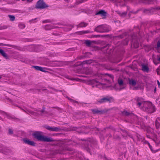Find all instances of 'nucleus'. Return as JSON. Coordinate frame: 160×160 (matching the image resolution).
<instances>
[{"label":"nucleus","mask_w":160,"mask_h":160,"mask_svg":"<svg viewBox=\"0 0 160 160\" xmlns=\"http://www.w3.org/2000/svg\"><path fill=\"white\" fill-rule=\"evenodd\" d=\"M34 137L40 141L48 142H56L57 141L54 140L52 138L47 136H42L41 135V132L37 131L32 134Z\"/></svg>","instance_id":"f257e3e1"},{"label":"nucleus","mask_w":160,"mask_h":160,"mask_svg":"<svg viewBox=\"0 0 160 160\" xmlns=\"http://www.w3.org/2000/svg\"><path fill=\"white\" fill-rule=\"evenodd\" d=\"M141 105H142L143 107L145 108L146 111L148 113H153L155 111V107L151 103H148L143 102H137V105L138 106L140 107Z\"/></svg>","instance_id":"f03ea898"},{"label":"nucleus","mask_w":160,"mask_h":160,"mask_svg":"<svg viewBox=\"0 0 160 160\" xmlns=\"http://www.w3.org/2000/svg\"><path fill=\"white\" fill-rule=\"evenodd\" d=\"M48 7L43 0H39L37 3L35 8L36 9H43Z\"/></svg>","instance_id":"7ed1b4c3"},{"label":"nucleus","mask_w":160,"mask_h":160,"mask_svg":"<svg viewBox=\"0 0 160 160\" xmlns=\"http://www.w3.org/2000/svg\"><path fill=\"white\" fill-rule=\"evenodd\" d=\"M131 38L132 46H133L134 48H137L139 46V43L137 40V37L135 34H133Z\"/></svg>","instance_id":"20e7f679"},{"label":"nucleus","mask_w":160,"mask_h":160,"mask_svg":"<svg viewBox=\"0 0 160 160\" xmlns=\"http://www.w3.org/2000/svg\"><path fill=\"white\" fill-rule=\"evenodd\" d=\"M44 127L48 130L52 132H58L61 129L60 128L50 127L47 125H44Z\"/></svg>","instance_id":"39448f33"},{"label":"nucleus","mask_w":160,"mask_h":160,"mask_svg":"<svg viewBox=\"0 0 160 160\" xmlns=\"http://www.w3.org/2000/svg\"><path fill=\"white\" fill-rule=\"evenodd\" d=\"M110 102L111 99L110 98L107 97H104L98 99L96 102V103L97 104H99L107 102Z\"/></svg>","instance_id":"423d86ee"},{"label":"nucleus","mask_w":160,"mask_h":160,"mask_svg":"<svg viewBox=\"0 0 160 160\" xmlns=\"http://www.w3.org/2000/svg\"><path fill=\"white\" fill-rule=\"evenodd\" d=\"M0 113L3 114V115H5L9 119H11L17 121H19V120L18 118H17L15 117L14 116H11L6 112H5L4 111H1L0 110Z\"/></svg>","instance_id":"0eeeda50"},{"label":"nucleus","mask_w":160,"mask_h":160,"mask_svg":"<svg viewBox=\"0 0 160 160\" xmlns=\"http://www.w3.org/2000/svg\"><path fill=\"white\" fill-rule=\"evenodd\" d=\"M22 141L25 144L29 145H30L33 146H35V143L34 141H30L27 138H24L23 139Z\"/></svg>","instance_id":"6e6552de"},{"label":"nucleus","mask_w":160,"mask_h":160,"mask_svg":"<svg viewBox=\"0 0 160 160\" xmlns=\"http://www.w3.org/2000/svg\"><path fill=\"white\" fill-rule=\"evenodd\" d=\"M94 31L100 33L103 32V25L98 26L95 28Z\"/></svg>","instance_id":"1a4fd4ad"},{"label":"nucleus","mask_w":160,"mask_h":160,"mask_svg":"<svg viewBox=\"0 0 160 160\" xmlns=\"http://www.w3.org/2000/svg\"><path fill=\"white\" fill-rule=\"evenodd\" d=\"M142 2L146 4H150L156 2V0H140Z\"/></svg>","instance_id":"9d476101"},{"label":"nucleus","mask_w":160,"mask_h":160,"mask_svg":"<svg viewBox=\"0 0 160 160\" xmlns=\"http://www.w3.org/2000/svg\"><path fill=\"white\" fill-rule=\"evenodd\" d=\"M107 14V12H105L104 10H101L97 12L96 13L95 15H100L102 16L105 17L106 16Z\"/></svg>","instance_id":"9b49d317"},{"label":"nucleus","mask_w":160,"mask_h":160,"mask_svg":"<svg viewBox=\"0 0 160 160\" xmlns=\"http://www.w3.org/2000/svg\"><path fill=\"white\" fill-rule=\"evenodd\" d=\"M103 32H108L111 30L110 27L106 25H103Z\"/></svg>","instance_id":"f8f14e48"},{"label":"nucleus","mask_w":160,"mask_h":160,"mask_svg":"<svg viewBox=\"0 0 160 160\" xmlns=\"http://www.w3.org/2000/svg\"><path fill=\"white\" fill-rule=\"evenodd\" d=\"M33 67L37 70L40 71L44 72H47L46 70H45L46 69V68L42 67L36 66H33Z\"/></svg>","instance_id":"ddd939ff"},{"label":"nucleus","mask_w":160,"mask_h":160,"mask_svg":"<svg viewBox=\"0 0 160 160\" xmlns=\"http://www.w3.org/2000/svg\"><path fill=\"white\" fill-rule=\"evenodd\" d=\"M91 111L94 114H101L103 112V111L99 110L97 109H92Z\"/></svg>","instance_id":"4468645a"},{"label":"nucleus","mask_w":160,"mask_h":160,"mask_svg":"<svg viewBox=\"0 0 160 160\" xmlns=\"http://www.w3.org/2000/svg\"><path fill=\"white\" fill-rule=\"evenodd\" d=\"M142 66V70L145 72H148L149 70V69L148 66L144 64H142L141 65Z\"/></svg>","instance_id":"2eb2a0df"},{"label":"nucleus","mask_w":160,"mask_h":160,"mask_svg":"<svg viewBox=\"0 0 160 160\" xmlns=\"http://www.w3.org/2000/svg\"><path fill=\"white\" fill-rule=\"evenodd\" d=\"M88 25V23L84 22H82L77 25V28L85 27Z\"/></svg>","instance_id":"dca6fc26"},{"label":"nucleus","mask_w":160,"mask_h":160,"mask_svg":"<svg viewBox=\"0 0 160 160\" xmlns=\"http://www.w3.org/2000/svg\"><path fill=\"white\" fill-rule=\"evenodd\" d=\"M0 53L6 59H7L8 58V57L7 54L4 52V51L3 50L1 49H0Z\"/></svg>","instance_id":"f3484780"},{"label":"nucleus","mask_w":160,"mask_h":160,"mask_svg":"<svg viewBox=\"0 0 160 160\" xmlns=\"http://www.w3.org/2000/svg\"><path fill=\"white\" fill-rule=\"evenodd\" d=\"M1 44L2 46H8L14 48H17L18 47V46H17L9 44H5L4 43H1Z\"/></svg>","instance_id":"a211bd4d"},{"label":"nucleus","mask_w":160,"mask_h":160,"mask_svg":"<svg viewBox=\"0 0 160 160\" xmlns=\"http://www.w3.org/2000/svg\"><path fill=\"white\" fill-rule=\"evenodd\" d=\"M12 152L9 149H4L2 150V153L5 154H8Z\"/></svg>","instance_id":"6ab92c4d"},{"label":"nucleus","mask_w":160,"mask_h":160,"mask_svg":"<svg viewBox=\"0 0 160 160\" xmlns=\"http://www.w3.org/2000/svg\"><path fill=\"white\" fill-rule=\"evenodd\" d=\"M92 62V60L91 59L86 60L85 61H83L82 64V65H84L85 64H90Z\"/></svg>","instance_id":"aec40b11"},{"label":"nucleus","mask_w":160,"mask_h":160,"mask_svg":"<svg viewBox=\"0 0 160 160\" xmlns=\"http://www.w3.org/2000/svg\"><path fill=\"white\" fill-rule=\"evenodd\" d=\"M129 83L130 85L132 86H135L136 84V81L133 79L129 80Z\"/></svg>","instance_id":"412c9836"},{"label":"nucleus","mask_w":160,"mask_h":160,"mask_svg":"<svg viewBox=\"0 0 160 160\" xmlns=\"http://www.w3.org/2000/svg\"><path fill=\"white\" fill-rule=\"evenodd\" d=\"M53 28V27L50 25H47L45 26V28L47 30H50Z\"/></svg>","instance_id":"4be33fe9"},{"label":"nucleus","mask_w":160,"mask_h":160,"mask_svg":"<svg viewBox=\"0 0 160 160\" xmlns=\"http://www.w3.org/2000/svg\"><path fill=\"white\" fill-rule=\"evenodd\" d=\"M80 32L81 34H85L88 33H92V31H90L89 30L82 31H80Z\"/></svg>","instance_id":"5701e85b"},{"label":"nucleus","mask_w":160,"mask_h":160,"mask_svg":"<svg viewBox=\"0 0 160 160\" xmlns=\"http://www.w3.org/2000/svg\"><path fill=\"white\" fill-rule=\"evenodd\" d=\"M92 71V69L89 68L86 69L85 71V73L86 74L88 75L91 74Z\"/></svg>","instance_id":"b1692460"},{"label":"nucleus","mask_w":160,"mask_h":160,"mask_svg":"<svg viewBox=\"0 0 160 160\" xmlns=\"http://www.w3.org/2000/svg\"><path fill=\"white\" fill-rule=\"evenodd\" d=\"M84 43L88 47H90L91 44V42L89 40H86L85 41Z\"/></svg>","instance_id":"393cba45"},{"label":"nucleus","mask_w":160,"mask_h":160,"mask_svg":"<svg viewBox=\"0 0 160 160\" xmlns=\"http://www.w3.org/2000/svg\"><path fill=\"white\" fill-rule=\"evenodd\" d=\"M126 35V33H124L122 34L117 36H116V37L122 39L123 38L124 36H125Z\"/></svg>","instance_id":"a878e982"},{"label":"nucleus","mask_w":160,"mask_h":160,"mask_svg":"<svg viewBox=\"0 0 160 160\" xmlns=\"http://www.w3.org/2000/svg\"><path fill=\"white\" fill-rule=\"evenodd\" d=\"M8 17H9L11 21H14L15 17L14 16L9 15H8Z\"/></svg>","instance_id":"bb28decb"},{"label":"nucleus","mask_w":160,"mask_h":160,"mask_svg":"<svg viewBox=\"0 0 160 160\" xmlns=\"http://www.w3.org/2000/svg\"><path fill=\"white\" fill-rule=\"evenodd\" d=\"M45 108L44 107L42 108V110H39L38 112H41V115H42V114L44 113H46L47 112L45 111Z\"/></svg>","instance_id":"cd10ccee"},{"label":"nucleus","mask_w":160,"mask_h":160,"mask_svg":"<svg viewBox=\"0 0 160 160\" xmlns=\"http://www.w3.org/2000/svg\"><path fill=\"white\" fill-rule=\"evenodd\" d=\"M135 100L137 102H143L142 99L140 98L136 97L135 98Z\"/></svg>","instance_id":"c85d7f7f"},{"label":"nucleus","mask_w":160,"mask_h":160,"mask_svg":"<svg viewBox=\"0 0 160 160\" xmlns=\"http://www.w3.org/2000/svg\"><path fill=\"white\" fill-rule=\"evenodd\" d=\"M18 27L21 29H23L25 28V25L23 23H21L18 25Z\"/></svg>","instance_id":"c756f323"},{"label":"nucleus","mask_w":160,"mask_h":160,"mask_svg":"<svg viewBox=\"0 0 160 160\" xmlns=\"http://www.w3.org/2000/svg\"><path fill=\"white\" fill-rule=\"evenodd\" d=\"M160 47V39L159 40L157 43V46L155 47V48L156 49H158Z\"/></svg>","instance_id":"7c9ffc66"},{"label":"nucleus","mask_w":160,"mask_h":160,"mask_svg":"<svg viewBox=\"0 0 160 160\" xmlns=\"http://www.w3.org/2000/svg\"><path fill=\"white\" fill-rule=\"evenodd\" d=\"M122 114L123 115L126 116H128L130 114V113L129 112L126 111H123L122 112Z\"/></svg>","instance_id":"2f4dec72"},{"label":"nucleus","mask_w":160,"mask_h":160,"mask_svg":"<svg viewBox=\"0 0 160 160\" xmlns=\"http://www.w3.org/2000/svg\"><path fill=\"white\" fill-rule=\"evenodd\" d=\"M27 111H25V112L27 113H28V112H29L32 115H34L36 113H35V112H34L33 111H31L29 110H27Z\"/></svg>","instance_id":"473e14b6"},{"label":"nucleus","mask_w":160,"mask_h":160,"mask_svg":"<svg viewBox=\"0 0 160 160\" xmlns=\"http://www.w3.org/2000/svg\"><path fill=\"white\" fill-rule=\"evenodd\" d=\"M118 82L119 85L120 86L122 85L123 84V81L122 79L118 80Z\"/></svg>","instance_id":"72a5a7b5"},{"label":"nucleus","mask_w":160,"mask_h":160,"mask_svg":"<svg viewBox=\"0 0 160 160\" xmlns=\"http://www.w3.org/2000/svg\"><path fill=\"white\" fill-rule=\"evenodd\" d=\"M156 71L157 74L158 75H160V66L157 69Z\"/></svg>","instance_id":"f704fd0d"},{"label":"nucleus","mask_w":160,"mask_h":160,"mask_svg":"<svg viewBox=\"0 0 160 160\" xmlns=\"http://www.w3.org/2000/svg\"><path fill=\"white\" fill-rule=\"evenodd\" d=\"M68 98L69 100H70L71 102H74V103H75V102H76V103H78V102L76 101H75L72 99H71V98H70L68 97Z\"/></svg>","instance_id":"c9c22d12"},{"label":"nucleus","mask_w":160,"mask_h":160,"mask_svg":"<svg viewBox=\"0 0 160 160\" xmlns=\"http://www.w3.org/2000/svg\"><path fill=\"white\" fill-rule=\"evenodd\" d=\"M127 12H122L121 16L122 17H124L127 15Z\"/></svg>","instance_id":"e433bc0d"},{"label":"nucleus","mask_w":160,"mask_h":160,"mask_svg":"<svg viewBox=\"0 0 160 160\" xmlns=\"http://www.w3.org/2000/svg\"><path fill=\"white\" fill-rule=\"evenodd\" d=\"M8 133L10 135H12L13 134V131L10 128L8 129Z\"/></svg>","instance_id":"4c0bfd02"},{"label":"nucleus","mask_w":160,"mask_h":160,"mask_svg":"<svg viewBox=\"0 0 160 160\" xmlns=\"http://www.w3.org/2000/svg\"><path fill=\"white\" fill-rule=\"evenodd\" d=\"M69 27L68 29L67 30H66V31H69L72 28H73V26L72 25H69L68 26Z\"/></svg>","instance_id":"58836bf2"},{"label":"nucleus","mask_w":160,"mask_h":160,"mask_svg":"<svg viewBox=\"0 0 160 160\" xmlns=\"http://www.w3.org/2000/svg\"><path fill=\"white\" fill-rule=\"evenodd\" d=\"M8 28L7 26L4 25L0 27L1 30L6 29L7 28Z\"/></svg>","instance_id":"ea45409f"},{"label":"nucleus","mask_w":160,"mask_h":160,"mask_svg":"<svg viewBox=\"0 0 160 160\" xmlns=\"http://www.w3.org/2000/svg\"><path fill=\"white\" fill-rule=\"evenodd\" d=\"M86 149L87 151L88 152H90L91 151V148H90L89 146H88L86 148Z\"/></svg>","instance_id":"a19ab883"},{"label":"nucleus","mask_w":160,"mask_h":160,"mask_svg":"<svg viewBox=\"0 0 160 160\" xmlns=\"http://www.w3.org/2000/svg\"><path fill=\"white\" fill-rule=\"evenodd\" d=\"M121 130L122 132L124 133L123 135H125V136L127 135L128 134L127 133L126 131L125 130Z\"/></svg>","instance_id":"79ce46f5"},{"label":"nucleus","mask_w":160,"mask_h":160,"mask_svg":"<svg viewBox=\"0 0 160 160\" xmlns=\"http://www.w3.org/2000/svg\"><path fill=\"white\" fill-rule=\"evenodd\" d=\"M111 46V45L110 44H107L106 46L103 47V48H107L108 49L109 47Z\"/></svg>","instance_id":"37998d69"},{"label":"nucleus","mask_w":160,"mask_h":160,"mask_svg":"<svg viewBox=\"0 0 160 160\" xmlns=\"http://www.w3.org/2000/svg\"><path fill=\"white\" fill-rule=\"evenodd\" d=\"M51 21L50 20H46L44 21H43L42 22L43 23H48V22H50Z\"/></svg>","instance_id":"c03bdc74"},{"label":"nucleus","mask_w":160,"mask_h":160,"mask_svg":"<svg viewBox=\"0 0 160 160\" xmlns=\"http://www.w3.org/2000/svg\"><path fill=\"white\" fill-rule=\"evenodd\" d=\"M128 41H129V39H126L125 40V41L126 42V43L125 44H124L125 45H127L128 44Z\"/></svg>","instance_id":"a18cd8bd"},{"label":"nucleus","mask_w":160,"mask_h":160,"mask_svg":"<svg viewBox=\"0 0 160 160\" xmlns=\"http://www.w3.org/2000/svg\"><path fill=\"white\" fill-rule=\"evenodd\" d=\"M148 145L149 146V147L150 148V149L152 151V146L150 145V144L149 143H148Z\"/></svg>","instance_id":"49530a36"},{"label":"nucleus","mask_w":160,"mask_h":160,"mask_svg":"<svg viewBox=\"0 0 160 160\" xmlns=\"http://www.w3.org/2000/svg\"><path fill=\"white\" fill-rule=\"evenodd\" d=\"M117 13H118V14L120 16H121V13H122V12H120L119 11H117Z\"/></svg>","instance_id":"de8ad7c7"},{"label":"nucleus","mask_w":160,"mask_h":160,"mask_svg":"<svg viewBox=\"0 0 160 160\" xmlns=\"http://www.w3.org/2000/svg\"><path fill=\"white\" fill-rule=\"evenodd\" d=\"M100 37V35H93V37L95 38H98Z\"/></svg>","instance_id":"09e8293b"},{"label":"nucleus","mask_w":160,"mask_h":160,"mask_svg":"<svg viewBox=\"0 0 160 160\" xmlns=\"http://www.w3.org/2000/svg\"><path fill=\"white\" fill-rule=\"evenodd\" d=\"M157 83H158V84L159 87V86H160V82H159V81L158 80L157 81Z\"/></svg>","instance_id":"8fccbe9b"},{"label":"nucleus","mask_w":160,"mask_h":160,"mask_svg":"<svg viewBox=\"0 0 160 160\" xmlns=\"http://www.w3.org/2000/svg\"><path fill=\"white\" fill-rule=\"evenodd\" d=\"M107 74V75H109V76H110V77L111 78H113V76L112 75H110V74Z\"/></svg>","instance_id":"3c124183"},{"label":"nucleus","mask_w":160,"mask_h":160,"mask_svg":"<svg viewBox=\"0 0 160 160\" xmlns=\"http://www.w3.org/2000/svg\"><path fill=\"white\" fill-rule=\"evenodd\" d=\"M85 1V0H81L80 1V3H82L84 2Z\"/></svg>","instance_id":"603ef678"},{"label":"nucleus","mask_w":160,"mask_h":160,"mask_svg":"<svg viewBox=\"0 0 160 160\" xmlns=\"http://www.w3.org/2000/svg\"><path fill=\"white\" fill-rule=\"evenodd\" d=\"M37 19V18H35V19H32V20H29V22H31V21H33L34 20H36Z\"/></svg>","instance_id":"864d4df0"},{"label":"nucleus","mask_w":160,"mask_h":160,"mask_svg":"<svg viewBox=\"0 0 160 160\" xmlns=\"http://www.w3.org/2000/svg\"><path fill=\"white\" fill-rule=\"evenodd\" d=\"M57 153H62V152L61 151H58L57 152Z\"/></svg>","instance_id":"5fc2aeb1"},{"label":"nucleus","mask_w":160,"mask_h":160,"mask_svg":"<svg viewBox=\"0 0 160 160\" xmlns=\"http://www.w3.org/2000/svg\"><path fill=\"white\" fill-rule=\"evenodd\" d=\"M153 62L155 65H157L158 63H156L155 60H153Z\"/></svg>","instance_id":"6e6d98bb"},{"label":"nucleus","mask_w":160,"mask_h":160,"mask_svg":"<svg viewBox=\"0 0 160 160\" xmlns=\"http://www.w3.org/2000/svg\"><path fill=\"white\" fill-rule=\"evenodd\" d=\"M105 160H112V159H108L107 158H105Z\"/></svg>","instance_id":"4d7b16f0"},{"label":"nucleus","mask_w":160,"mask_h":160,"mask_svg":"<svg viewBox=\"0 0 160 160\" xmlns=\"http://www.w3.org/2000/svg\"><path fill=\"white\" fill-rule=\"evenodd\" d=\"M53 35H58V34L57 33H53Z\"/></svg>","instance_id":"13d9d810"},{"label":"nucleus","mask_w":160,"mask_h":160,"mask_svg":"<svg viewBox=\"0 0 160 160\" xmlns=\"http://www.w3.org/2000/svg\"><path fill=\"white\" fill-rule=\"evenodd\" d=\"M156 91V87L154 89V92H155Z\"/></svg>","instance_id":"bf43d9fd"},{"label":"nucleus","mask_w":160,"mask_h":160,"mask_svg":"<svg viewBox=\"0 0 160 160\" xmlns=\"http://www.w3.org/2000/svg\"><path fill=\"white\" fill-rule=\"evenodd\" d=\"M34 110L35 111H38V112H39V110H37V109H35Z\"/></svg>","instance_id":"052dcab7"},{"label":"nucleus","mask_w":160,"mask_h":160,"mask_svg":"<svg viewBox=\"0 0 160 160\" xmlns=\"http://www.w3.org/2000/svg\"><path fill=\"white\" fill-rule=\"evenodd\" d=\"M82 76L83 77H86V76Z\"/></svg>","instance_id":"680f3d73"},{"label":"nucleus","mask_w":160,"mask_h":160,"mask_svg":"<svg viewBox=\"0 0 160 160\" xmlns=\"http://www.w3.org/2000/svg\"><path fill=\"white\" fill-rule=\"evenodd\" d=\"M124 88H120L119 89V90H121L122 89H123Z\"/></svg>","instance_id":"e2e57ef3"},{"label":"nucleus","mask_w":160,"mask_h":160,"mask_svg":"<svg viewBox=\"0 0 160 160\" xmlns=\"http://www.w3.org/2000/svg\"><path fill=\"white\" fill-rule=\"evenodd\" d=\"M0 9L1 10H3V9L2 8H0Z\"/></svg>","instance_id":"0e129e2a"},{"label":"nucleus","mask_w":160,"mask_h":160,"mask_svg":"<svg viewBox=\"0 0 160 160\" xmlns=\"http://www.w3.org/2000/svg\"><path fill=\"white\" fill-rule=\"evenodd\" d=\"M1 78H2V77H1V76H0V79H1Z\"/></svg>","instance_id":"69168bd1"},{"label":"nucleus","mask_w":160,"mask_h":160,"mask_svg":"<svg viewBox=\"0 0 160 160\" xmlns=\"http://www.w3.org/2000/svg\"><path fill=\"white\" fill-rule=\"evenodd\" d=\"M158 9H160V8H158Z\"/></svg>","instance_id":"338daca9"},{"label":"nucleus","mask_w":160,"mask_h":160,"mask_svg":"<svg viewBox=\"0 0 160 160\" xmlns=\"http://www.w3.org/2000/svg\"><path fill=\"white\" fill-rule=\"evenodd\" d=\"M159 97L160 98V95L159 96Z\"/></svg>","instance_id":"774afa93"}]
</instances>
